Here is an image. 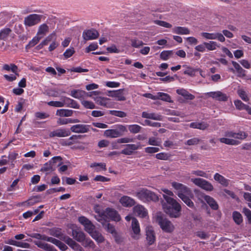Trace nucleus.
<instances>
[{
  "label": "nucleus",
  "mask_w": 251,
  "mask_h": 251,
  "mask_svg": "<svg viewBox=\"0 0 251 251\" xmlns=\"http://www.w3.org/2000/svg\"><path fill=\"white\" fill-rule=\"evenodd\" d=\"M148 143L150 145L159 146L161 144V141L157 138L151 137L149 138Z\"/></svg>",
  "instance_id": "obj_41"
},
{
  "label": "nucleus",
  "mask_w": 251,
  "mask_h": 251,
  "mask_svg": "<svg viewBox=\"0 0 251 251\" xmlns=\"http://www.w3.org/2000/svg\"><path fill=\"white\" fill-rule=\"evenodd\" d=\"M191 181L196 185L206 191H211L213 190V186L212 184L203 179L200 178H191Z\"/></svg>",
  "instance_id": "obj_9"
},
{
  "label": "nucleus",
  "mask_w": 251,
  "mask_h": 251,
  "mask_svg": "<svg viewBox=\"0 0 251 251\" xmlns=\"http://www.w3.org/2000/svg\"><path fill=\"white\" fill-rule=\"evenodd\" d=\"M112 94L109 96L115 98L116 100L119 101L125 100H126L125 97L124 96L123 93V90L119 89L117 91H110Z\"/></svg>",
  "instance_id": "obj_29"
},
{
  "label": "nucleus",
  "mask_w": 251,
  "mask_h": 251,
  "mask_svg": "<svg viewBox=\"0 0 251 251\" xmlns=\"http://www.w3.org/2000/svg\"><path fill=\"white\" fill-rule=\"evenodd\" d=\"M146 238L149 245H152L155 240V236L153 228L151 226L146 227Z\"/></svg>",
  "instance_id": "obj_18"
},
{
  "label": "nucleus",
  "mask_w": 251,
  "mask_h": 251,
  "mask_svg": "<svg viewBox=\"0 0 251 251\" xmlns=\"http://www.w3.org/2000/svg\"><path fill=\"white\" fill-rule=\"evenodd\" d=\"M79 222L84 227V229L89 234L95 230V226L91 222L84 216H81L78 218Z\"/></svg>",
  "instance_id": "obj_13"
},
{
  "label": "nucleus",
  "mask_w": 251,
  "mask_h": 251,
  "mask_svg": "<svg viewBox=\"0 0 251 251\" xmlns=\"http://www.w3.org/2000/svg\"><path fill=\"white\" fill-rule=\"evenodd\" d=\"M136 196L144 202L151 201H156L158 200V196L154 193L144 188L138 191L136 194Z\"/></svg>",
  "instance_id": "obj_5"
},
{
  "label": "nucleus",
  "mask_w": 251,
  "mask_h": 251,
  "mask_svg": "<svg viewBox=\"0 0 251 251\" xmlns=\"http://www.w3.org/2000/svg\"><path fill=\"white\" fill-rule=\"evenodd\" d=\"M127 131L126 126L119 124L115 125L112 129L105 130L104 135L106 137L116 138L122 136Z\"/></svg>",
  "instance_id": "obj_4"
},
{
  "label": "nucleus",
  "mask_w": 251,
  "mask_h": 251,
  "mask_svg": "<svg viewBox=\"0 0 251 251\" xmlns=\"http://www.w3.org/2000/svg\"><path fill=\"white\" fill-rule=\"evenodd\" d=\"M237 93L241 99L245 101H248L249 100L248 97L245 91L242 89H239L237 91Z\"/></svg>",
  "instance_id": "obj_55"
},
{
  "label": "nucleus",
  "mask_w": 251,
  "mask_h": 251,
  "mask_svg": "<svg viewBox=\"0 0 251 251\" xmlns=\"http://www.w3.org/2000/svg\"><path fill=\"white\" fill-rule=\"evenodd\" d=\"M62 158L60 156H54L51 158L49 162L45 163L41 168V171L44 172L46 175L49 174L53 172L56 165V163L59 162L57 165H60L61 163Z\"/></svg>",
  "instance_id": "obj_6"
},
{
  "label": "nucleus",
  "mask_w": 251,
  "mask_h": 251,
  "mask_svg": "<svg viewBox=\"0 0 251 251\" xmlns=\"http://www.w3.org/2000/svg\"><path fill=\"white\" fill-rule=\"evenodd\" d=\"M90 167L95 168V170L97 172L106 170V165L104 163H94L90 165Z\"/></svg>",
  "instance_id": "obj_38"
},
{
  "label": "nucleus",
  "mask_w": 251,
  "mask_h": 251,
  "mask_svg": "<svg viewBox=\"0 0 251 251\" xmlns=\"http://www.w3.org/2000/svg\"><path fill=\"white\" fill-rule=\"evenodd\" d=\"M84 247H92L94 246L93 242L89 238H84V240L81 242Z\"/></svg>",
  "instance_id": "obj_58"
},
{
  "label": "nucleus",
  "mask_w": 251,
  "mask_h": 251,
  "mask_svg": "<svg viewBox=\"0 0 251 251\" xmlns=\"http://www.w3.org/2000/svg\"><path fill=\"white\" fill-rule=\"evenodd\" d=\"M159 148L157 147H148L145 148V151L148 153H153L159 151Z\"/></svg>",
  "instance_id": "obj_57"
},
{
  "label": "nucleus",
  "mask_w": 251,
  "mask_h": 251,
  "mask_svg": "<svg viewBox=\"0 0 251 251\" xmlns=\"http://www.w3.org/2000/svg\"><path fill=\"white\" fill-rule=\"evenodd\" d=\"M52 244L57 246L61 250L65 251L67 249V246L60 241L54 238Z\"/></svg>",
  "instance_id": "obj_44"
},
{
  "label": "nucleus",
  "mask_w": 251,
  "mask_h": 251,
  "mask_svg": "<svg viewBox=\"0 0 251 251\" xmlns=\"http://www.w3.org/2000/svg\"><path fill=\"white\" fill-rule=\"evenodd\" d=\"M66 242L73 249L78 250L79 248H81L78 244L71 238L68 239Z\"/></svg>",
  "instance_id": "obj_51"
},
{
  "label": "nucleus",
  "mask_w": 251,
  "mask_h": 251,
  "mask_svg": "<svg viewBox=\"0 0 251 251\" xmlns=\"http://www.w3.org/2000/svg\"><path fill=\"white\" fill-rule=\"evenodd\" d=\"M43 17L42 15L30 14L25 18L24 24L26 26H33L40 23Z\"/></svg>",
  "instance_id": "obj_8"
},
{
  "label": "nucleus",
  "mask_w": 251,
  "mask_h": 251,
  "mask_svg": "<svg viewBox=\"0 0 251 251\" xmlns=\"http://www.w3.org/2000/svg\"><path fill=\"white\" fill-rule=\"evenodd\" d=\"M155 23L160 26H163L166 28H171L172 25L165 21L156 20L154 21Z\"/></svg>",
  "instance_id": "obj_59"
},
{
  "label": "nucleus",
  "mask_w": 251,
  "mask_h": 251,
  "mask_svg": "<svg viewBox=\"0 0 251 251\" xmlns=\"http://www.w3.org/2000/svg\"><path fill=\"white\" fill-rule=\"evenodd\" d=\"M130 42L131 46L134 48H139L144 44L142 41L139 40L137 39H131L130 40Z\"/></svg>",
  "instance_id": "obj_54"
},
{
  "label": "nucleus",
  "mask_w": 251,
  "mask_h": 251,
  "mask_svg": "<svg viewBox=\"0 0 251 251\" xmlns=\"http://www.w3.org/2000/svg\"><path fill=\"white\" fill-rule=\"evenodd\" d=\"M205 45L206 46V49L208 51L214 50L217 49V48L220 47V44L215 41H209L208 42H205Z\"/></svg>",
  "instance_id": "obj_33"
},
{
  "label": "nucleus",
  "mask_w": 251,
  "mask_h": 251,
  "mask_svg": "<svg viewBox=\"0 0 251 251\" xmlns=\"http://www.w3.org/2000/svg\"><path fill=\"white\" fill-rule=\"evenodd\" d=\"M133 141V139L132 138L125 137L123 138H121L118 139V142L120 144L122 143H128L130 142H132Z\"/></svg>",
  "instance_id": "obj_61"
},
{
  "label": "nucleus",
  "mask_w": 251,
  "mask_h": 251,
  "mask_svg": "<svg viewBox=\"0 0 251 251\" xmlns=\"http://www.w3.org/2000/svg\"><path fill=\"white\" fill-rule=\"evenodd\" d=\"M48 105L54 107H62L64 106V102L62 101H50L47 102Z\"/></svg>",
  "instance_id": "obj_45"
},
{
  "label": "nucleus",
  "mask_w": 251,
  "mask_h": 251,
  "mask_svg": "<svg viewBox=\"0 0 251 251\" xmlns=\"http://www.w3.org/2000/svg\"><path fill=\"white\" fill-rule=\"evenodd\" d=\"M72 234L73 237L78 242H81L84 240L85 234L81 231L73 230Z\"/></svg>",
  "instance_id": "obj_31"
},
{
  "label": "nucleus",
  "mask_w": 251,
  "mask_h": 251,
  "mask_svg": "<svg viewBox=\"0 0 251 251\" xmlns=\"http://www.w3.org/2000/svg\"><path fill=\"white\" fill-rule=\"evenodd\" d=\"M172 187L176 190V193L179 198L189 207L192 208L194 204L191 199L193 197L191 190L183 184L173 182Z\"/></svg>",
  "instance_id": "obj_1"
},
{
  "label": "nucleus",
  "mask_w": 251,
  "mask_h": 251,
  "mask_svg": "<svg viewBox=\"0 0 251 251\" xmlns=\"http://www.w3.org/2000/svg\"><path fill=\"white\" fill-rule=\"evenodd\" d=\"M143 126H149L152 127H159L161 126V124L158 122H153L148 120L144 121V123L142 124Z\"/></svg>",
  "instance_id": "obj_49"
},
{
  "label": "nucleus",
  "mask_w": 251,
  "mask_h": 251,
  "mask_svg": "<svg viewBox=\"0 0 251 251\" xmlns=\"http://www.w3.org/2000/svg\"><path fill=\"white\" fill-rule=\"evenodd\" d=\"M201 36L204 39L207 40H218L220 42H224L225 41V38L223 34L219 32H202Z\"/></svg>",
  "instance_id": "obj_11"
},
{
  "label": "nucleus",
  "mask_w": 251,
  "mask_h": 251,
  "mask_svg": "<svg viewBox=\"0 0 251 251\" xmlns=\"http://www.w3.org/2000/svg\"><path fill=\"white\" fill-rule=\"evenodd\" d=\"M191 174L193 175L197 176L203 177H205L206 178H208V175L206 173H205L202 171H201V170L192 171L191 172Z\"/></svg>",
  "instance_id": "obj_53"
},
{
  "label": "nucleus",
  "mask_w": 251,
  "mask_h": 251,
  "mask_svg": "<svg viewBox=\"0 0 251 251\" xmlns=\"http://www.w3.org/2000/svg\"><path fill=\"white\" fill-rule=\"evenodd\" d=\"M100 101L99 103L101 105L104 106L106 107L110 108V106L109 104V100H110L107 98L104 97H100Z\"/></svg>",
  "instance_id": "obj_52"
},
{
  "label": "nucleus",
  "mask_w": 251,
  "mask_h": 251,
  "mask_svg": "<svg viewBox=\"0 0 251 251\" xmlns=\"http://www.w3.org/2000/svg\"><path fill=\"white\" fill-rule=\"evenodd\" d=\"M70 134L71 131L69 129L60 128L50 132L49 136L50 137H65L69 136Z\"/></svg>",
  "instance_id": "obj_14"
},
{
  "label": "nucleus",
  "mask_w": 251,
  "mask_h": 251,
  "mask_svg": "<svg viewBox=\"0 0 251 251\" xmlns=\"http://www.w3.org/2000/svg\"><path fill=\"white\" fill-rule=\"evenodd\" d=\"M172 54V51L164 50L163 51L160 55V58L163 60H167L169 57Z\"/></svg>",
  "instance_id": "obj_50"
},
{
  "label": "nucleus",
  "mask_w": 251,
  "mask_h": 251,
  "mask_svg": "<svg viewBox=\"0 0 251 251\" xmlns=\"http://www.w3.org/2000/svg\"><path fill=\"white\" fill-rule=\"evenodd\" d=\"M71 130L72 132L75 133H85L87 132L88 130V126L77 124L71 127Z\"/></svg>",
  "instance_id": "obj_22"
},
{
  "label": "nucleus",
  "mask_w": 251,
  "mask_h": 251,
  "mask_svg": "<svg viewBox=\"0 0 251 251\" xmlns=\"http://www.w3.org/2000/svg\"><path fill=\"white\" fill-rule=\"evenodd\" d=\"M163 198L166 201V202L162 203L164 212L172 217H178L181 209L179 203L173 198L165 195H163Z\"/></svg>",
  "instance_id": "obj_2"
},
{
  "label": "nucleus",
  "mask_w": 251,
  "mask_h": 251,
  "mask_svg": "<svg viewBox=\"0 0 251 251\" xmlns=\"http://www.w3.org/2000/svg\"><path fill=\"white\" fill-rule=\"evenodd\" d=\"M176 91L177 94L182 96L185 99L192 100L195 98L194 95L189 93L186 90L184 89H178Z\"/></svg>",
  "instance_id": "obj_28"
},
{
  "label": "nucleus",
  "mask_w": 251,
  "mask_h": 251,
  "mask_svg": "<svg viewBox=\"0 0 251 251\" xmlns=\"http://www.w3.org/2000/svg\"><path fill=\"white\" fill-rule=\"evenodd\" d=\"M3 69L6 70L7 71H11L13 73L16 74L17 71L18 70V67L16 65L14 64H4L2 67Z\"/></svg>",
  "instance_id": "obj_40"
},
{
  "label": "nucleus",
  "mask_w": 251,
  "mask_h": 251,
  "mask_svg": "<svg viewBox=\"0 0 251 251\" xmlns=\"http://www.w3.org/2000/svg\"><path fill=\"white\" fill-rule=\"evenodd\" d=\"M173 33L178 34L186 35L190 33V30L185 27L176 26L173 28Z\"/></svg>",
  "instance_id": "obj_30"
},
{
  "label": "nucleus",
  "mask_w": 251,
  "mask_h": 251,
  "mask_svg": "<svg viewBox=\"0 0 251 251\" xmlns=\"http://www.w3.org/2000/svg\"><path fill=\"white\" fill-rule=\"evenodd\" d=\"M129 132L133 134H136L140 132L142 127L138 125H129L126 126Z\"/></svg>",
  "instance_id": "obj_36"
},
{
  "label": "nucleus",
  "mask_w": 251,
  "mask_h": 251,
  "mask_svg": "<svg viewBox=\"0 0 251 251\" xmlns=\"http://www.w3.org/2000/svg\"><path fill=\"white\" fill-rule=\"evenodd\" d=\"M11 30L9 28H4L0 31V40H6Z\"/></svg>",
  "instance_id": "obj_39"
},
{
  "label": "nucleus",
  "mask_w": 251,
  "mask_h": 251,
  "mask_svg": "<svg viewBox=\"0 0 251 251\" xmlns=\"http://www.w3.org/2000/svg\"><path fill=\"white\" fill-rule=\"evenodd\" d=\"M131 226L133 232L132 237L135 239H138L140 236V228L139 222L136 218H132Z\"/></svg>",
  "instance_id": "obj_19"
},
{
  "label": "nucleus",
  "mask_w": 251,
  "mask_h": 251,
  "mask_svg": "<svg viewBox=\"0 0 251 251\" xmlns=\"http://www.w3.org/2000/svg\"><path fill=\"white\" fill-rule=\"evenodd\" d=\"M109 113L112 115L120 118H124L126 116V113L122 111L110 110Z\"/></svg>",
  "instance_id": "obj_48"
},
{
  "label": "nucleus",
  "mask_w": 251,
  "mask_h": 251,
  "mask_svg": "<svg viewBox=\"0 0 251 251\" xmlns=\"http://www.w3.org/2000/svg\"><path fill=\"white\" fill-rule=\"evenodd\" d=\"M56 36V33L55 32H53L50 35H49L43 41L44 43L46 45L48 44V43L50 42L53 37Z\"/></svg>",
  "instance_id": "obj_64"
},
{
  "label": "nucleus",
  "mask_w": 251,
  "mask_h": 251,
  "mask_svg": "<svg viewBox=\"0 0 251 251\" xmlns=\"http://www.w3.org/2000/svg\"><path fill=\"white\" fill-rule=\"evenodd\" d=\"M157 222L163 231L167 232H171L173 231L174 229V226L167 219H164L161 216H158Z\"/></svg>",
  "instance_id": "obj_10"
},
{
  "label": "nucleus",
  "mask_w": 251,
  "mask_h": 251,
  "mask_svg": "<svg viewBox=\"0 0 251 251\" xmlns=\"http://www.w3.org/2000/svg\"><path fill=\"white\" fill-rule=\"evenodd\" d=\"M156 100H161L163 101L171 102V97L167 93L158 92L156 93Z\"/></svg>",
  "instance_id": "obj_35"
},
{
  "label": "nucleus",
  "mask_w": 251,
  "mask_h": 251,
  "mask_svg": "<svg viewBox=\"0 0 251 251\" xmlns=\"http://www.w3.org/2000/svg\"><path fill=\"white\" fill-rule=\"evenodd\" d=\"M125 148L121 151V153L126 155H131L134 151L140 148V144H126L124 145Z\"/></svg>",
  "instance_id": "obj_16"
},
{
  "label": "nucleus",
  "mask_w": 251,
  "mask_h": 251,
  "mask_svg": "<svg viewBox=\"0 0 251 251\" xmlns=\"http://www.w3.org/2000/svg\"><path fill=\"white\" fill-rule=\"evenodd\" d=\"M63 102H64V106L73 108L78 109L79 104L75 100L69 98L64 97L62 98Z\"/></svg>",
  "instance_id": "obj_21"
},
{
  "label": "nucleus",
  "mask_w": 251,
  "mask_h": 251,
  "mask_svg": "<svg viewBox=\"0 0 251 251\" xmlns=\"http://www.w3.org/2000/svg\"><path fill=\"white\" fill-rule=\"evenodd\" d=\"M201 197L209 205L211 208L214 210H217L218 208V205L213 198L207 195L201 196Z\"/></svg>",
  "instance_id": "obj_27"
},
{
  "label": "nucleus",
  "mask_w": 251,
  "mask_h": 251,
  "mask_svg": "<svg viewBox=\"0 0 251 251\" xmlns=\"http://www.w3.org/2000/svg\"><path fill=\"white\" fill-rule=\"evenodd\" d=\"M34 244L39 248L46 251H56L55 249L51 245L41 241H35Z\"/></svg>",
  "instance_id": "obj_24"
},
{
  "label": "nucleus",
  "mask_w": 251,
  "mask_h": 251,
  "mask_svg": "<svg viewBox=\"0 0 251 251\" xmlns=\"http://www.w3.org/2000/svg\"><path fill=\"white\" fill-rule=\"evenodd\" d=\"M119 201L125 207H131L135 203L134 200L133 199L126 196L121 197Z\"/></svg>",
  "instance_id": "obj_23"
},
{
  "label": "nucleus",
  "mask_w": 251,
  "mask_h": 251,
  "mask_svg": "<svg viewBox=\"0 0 251 251\" xmlns=\"http://www.w3.org/2000/svg\"><path fill=\"white\" fill-rule=\"evenodd\" d=\"M214 179L223 186L226 187L229 185V180L219 173L214 175Z\"/></svg>",
  "instance_id": "obj_26"
},
{
  "label": "nucleus",
  "mask_w": 251,
  "mask_h": 251,
  "mask_svg": "<svg viewBox=\"0 0 251 251\" xmlns=\"http://www.w3.org/2000/svg\"><path fill=\"white\" fill-rule=\"evenodd\" d=\"M99 36L98 31L94 28L85 30L82 33V37L85 41L96 39Z\"/></svg>",
  "instance_id": "obj_12"
},
{
  "label": "nucleus",
  "mask_w": 251,
  "mask_h": 251,
  "mask_svg": "<svg viewBox=\"0 0 251 251\" xmlns=\"http://www.w3.org/2000/svg\"><path fill=\"white\" fill-rule=\"evenodd\" d=\"M75 53V50L74 48L68 49L63 54V55L66 58H68L72 56Z\"/></svg>",
  "instance_id": "obj_62"
},
{
  "label": "nucleus",
  "mask_w": 251,
  "mask_h": 251,
  "mask_svg": "<svg viewBox=\"0 0 251 251\" xmlns=\"http://www.w3.org/2000/svg\"><path fill=\"white\" fill-rule=\"evenodd\" d=\"M234 222L238 225L241 224L242 221V216L241 214L237 211H234L232 214Z\"/></svg>",
  "instance_id": "obj_43"
},
{
  "label": "nucleus",
  "mask_w": 251,
  "mask_h": 251,
  "mask_svg": "<svg viewBox=\"0 0 251 251\" xmlns=\"http://www.w3.org/2000/svg\"><path fill=\"white\" fill-rule=\"evenodd\" d=\"M89 234L98 243H102L104 241V237L100 233L95 230L89 233Z\"/></svg>",
  "instance_id": "obj_34"
},
{
  "label": "nucleus",
  "mask_w": 251,
  "mask_h": 251,
  "mask_svg": "<svg viewBox=\"0 0 251 251\" xmlns=\"http://www.w3.org/2000/svg\"><path fill=\"white\" fill-rule=\"evenodd\" d=\"M78 122L79 121L76 119L59 118L57 121V123L59 125H64L69 123H76Z\"/></svg>",
  "instance_id": "obj_37"
},
{
  "label": "nucleus",
  "mask_w": 251,
  "mask_h": 251,
  "mask_svg": "<svg viewBox=\"0 0 251 251\" xmlns=\"http://www.w3.org/2000/svg\"><path fill=\"white\" fill-rule=\"evenodd\" d=\"M49 26L46 24H41L38 27L36 35L42 39L49 32Z\"/></svg>",
  "instance_id": "obj_25"
},
{
  "label": "nucleus",
  "mask_w": 251,
  "mask_h": 251,
  "mask_svg": "<svg viewBox=\"0 0 251 251\" xmlns=\"http://www.w3.org/2000/svg\"><path fill=\"white\" fill-rule=\"evenodd\" d=\"M183 67H185V69L183 72L184 74L190 76H193L195 75L196 70L191 67L186 65H183Z\"/></svg>",
  "instance_id": "obj_42"
},
{
  "label": "nucleus",
  "mask_w": 251,
  "mask_h": 251,
  "mask_svg": "<svg viewBox=\"0 0 251 251\" xmlns=\"http://www.w3.org/2000/svg\"><path fill=\"white\" fill-rule=\"evenodd\" d=\"M225 137L219 139L220 142L227 145H236L239 143L237 139H244L247 137L244 132H234L228 131L226 132Z\"/></svg>",
  "instance_id": "obj_3"
},
{
  "label": "nucleus",
  "mask_w": 251,
  "mask_h": 251,
  "mask_svg": "<svg viewBox=\"0 0 251 251\" xmlns=\"http://www.w3.org/2000/svg\"><path fill=\"white\" fill-rule=\"evenodd\" d=\"M133 211L136 215L140 217L146 218L148 216L147 210L141 205H137L134 206Z\"/></svg>",
  "instance_id": "obj_20"
},
{
  "label": "nucleus",
  "mask_w": 251,
  "mask_h": 251,
  "mask_svg": "<svg viewBox=\"0 0 251 251\" xmlns=\"http://www.w3.org/2000/svg\"><path fill=\"white\" fill-rule=\"evenodd\" d=\"M200 141V140L198 138H193L188 140L185 144L189 146L195 145L198 144Z\"/></svg>",
  "instance_id": "obj_63"
},
{
  "label": "nucleus",
  "mask_w": 251,
  "mask_h": 251,
  "mask_svg": "<svg viewBox=\"0 0 251 251\" xmlns=\"http://www.w3.org/2000/svg\"><path fill=\"white\" fill-rule=\"evenodd\" d=\"M155 157L158 159L167 160L169 159V156L165 152H160L156 154Z\"/></svg>",
  "instance_id": "obj_56"
},
{
  "label": "nucleus",
  "mask_w": 251,
  "mask_h": 251,
  "mask_svg": "<svg viewBox=\"0 0 251 251\" xmlns=\"http://www.w3.org/2000/svg\"><path fill=\"white\" fill-rule=\"evenodd\" d=\"M40 39H41V37L36 35V36L33 37V39L29 42L28 45L26 46V48L27 49L34 47L39 42Z\"/></svg>",
  "instance_id": "obj_46"
},
{
  "label": "nucleus",
  "mask_w": 251,
  "mask_h": 251,
  "mask_svg": "<svg viewBox=\"0 0 251 251\" xmlns=\"http://www.w3.org/2000/svg\"><path fill=\"white\" fill-rule=\"evenodd\" d=\"M81 103L85 108L92 109L95 108V105L92 101L83 100Z\"/></svg>",
  "instance_id": "obj_47"
},
{
  "label": "nucleus",
  "mask_w": 251,
  "mask_h": 251,
  "mask_svg": "<svg viewBox=\"0 0 251 251\" xmlns=\"http://www.w3.org/2000/svg\"><path fill=\"white\" fill-rule=\"evenodd\" d=\"M98 48V45L97 43H91L87 48L86 49V52H89L91 51H94Z\"/></svg>",
  "instance_id": "obj_60"
},
{
  "label": "nucleus",
  "mask_w": 251,
  "mask_h": 251,
  "mask_svg": "<svg viewBox=\"0 0 251 251\" xmlns=\"http://www.w3.org/2000/svg\"><path fill=\"white\" fill-rule=\"evenodd\" d=\"M103 216L107 217L112 221L118 222L121 220V217L118 212L110 208H107L103 212Z\"/></svg>",
  "instance_id": "obj_15"
},
{
  "label": "nucleus",
  "mask_w": 251,
  "mask_h": 251,
  "mask_svg": "<svg viewBox=\"0 0 251 251\" xmlns=\"http://www.w3.org/2000/svg\"><path fill=\"white\" fill-rule=\"evenodd\" d=\"M73 114V111L70 109H60L56 111V115L60 117H70Z\"/></svg>",
  "instance_id": "obj_32"
},
{
  "label": "nucleus",
  "mask_w": 251,
  "mask_h": 251,
  "mask_svg": "<svg viewBox=\"0 0 251 251\" xmlns=\"http://www.w3.org/2000/svg\"><path fill=\"white\" fill-rule=\"evenodd\" d=\"M208 97L219 101H226L227 100V96L221 91L210 92L207 93Z\"/></svg>",
  "instance_id": "obj_17"
},
{
  "label": "nucleus",
  "mask_w": 251,
  "mask_h": 251,
  "mask_svg": "<svg viewBox=\"0 0 251 251\" xmlns=\"http://www.w3.org/2000/svg\"><path fill=\"white\" fill-rule=\"evenodd\" d=\"M99 93L98 91H93L90 93H87L85 91L77 89L72 90L70 92V95L72 97L78 99L81 101L87 97H91L92 94L98 95Z\"/></svg>",
  "instance_id": "obj_7"
}]
</instances>
